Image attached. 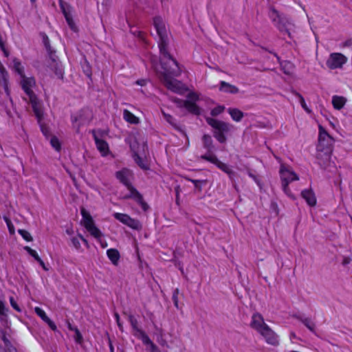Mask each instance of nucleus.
<instances>
[{
	"mask_svg": "<svg viewBox=\"0 0 352 352\" xmlns=\"http://www.w3.org/2000/svg\"><path fill=\"white\" fill-rule=\"evenodd\" d=\"M153 25L160 38L158 45L162 56V69L160 74V80L168 89L181 93L184 89V85L174 78L181 74V69L177 61L168 51V39L162 19L160 16L154 17Z\"/></svg>",
	"mask_w": 352,
	"mask_h": 352,
	"instance_id": "nucleus-1",
	"label": "nucleus"
},
{
	"mask_svg": "<svg viewBox=\"0 0 352 352\" xmlns=\"http://www.w3.org/2000/svg\"><path fill=\"white\" fill-rule=\"evenodd\" d=\"M21 79V85L28 97L30 103L32 105V109L34 112L40 127L42 131H44V124L43 123V107L41 101L37 100L36 95L33 91V88L35 86V80L32 78H28L22 76Z\"/></svg>",
	"mask_w": 352,
	"mask_h": 352,
	"instance_id": "nucleus-2",
	"label": "nucleus"
},
{
	"mask_svg": "<svg viewBox=\"0 0 352 352\" xmlns=\"http://www.w3.org/2000/svg\"><path fill=\"white\" fill-rule=\"evenodd\" d=\"M45 51L47 52L50 62L49 63L48 69L54 74V77L58 79L63 80L64 78V69L62 63L58 60L56 52L54 50L49 43L48 37L45 35Z\"/></svg>",
	"mask_w": 352,
	"mask_h": 352,
	"instance_id": "nucleus-3",
	"label": "nucleus"
},
{
	"mask_svg": "<svg viewBox=\"0 0 352 352\" xmlns=\"http://www.w3.org/2000/svg\"><path fill=\"white\" fill-rule=\"evenodd\" d=\"M206 122L214 129L213 135L217 140L220 143H225L227 140L225 134L228 133L233 128V126L212 118H207Z\"/></svg>",
	"mask_w": 352,
	"mask_h": 352,
	"instance_id": "nucleus-4",
	"label": "nucleus"
},
{
	"mask_svg": "<svg viewBox=\"0 0 352 352\" xmlns=\"http://www.w3.org/2000/svg\"><path fill=\"white\" fill-rule=\"evenodd\" d=\"M80 212L82 217V222L85 228L91 236L100 241L102 236V234L95 226L94 221L89 212L85 208H81Z\"/></svg>",
	"mask_w": 352,
	"mask_h": 352,
	"instance_id": "nucleus-5",
	"label": "nucleus"
},
{
	"mask_svg": "<svg viewBox=\"0 0 352 352\" xmlns=\"http://www.w3.org/2000/svg\"><path fill=\"white\" fill-rule=\"evenodd\" d=\"M280 175L282 182V188L284 192L289 197H291L292 192L289 188V184L293 181L298 180V175L293 171L289 170L284 166H281L280 169Z\"/></svg>",
	"mask_w": 352,
	"mask_h": 352,
	"instance_id": "nucleus-6",
	"label": "nucleus"
},
{
	"mask_svg": "<svg viewBox=\"0 0 352 352\" xmlns=\"http://www.w3.org/2000/svg\"><path fill=\"white\" fill-rule=\"evenodd\" d=\"M333 142L334 140L333 138L320 126L317 151L326 152L333 151Z\"/></svg>",
	"mask_w": 352,
	"mask_h": 352,
	"instance_id": "nucleus-7",
	"label": "nucleus"
},
{
	"mask_svg": "<svg viewBox=\"0 0 352 352\" xmlns=\"http://www.w3.org/2000/svg\"><path fill=\"white\" fill-rule=\"evenodd\" d=\"M269 17L274 23V25L280 31L285 32L289 35L287 29V25L289 23L288 19L283 14L276 10L274 7L270 8Z\"/></svg>",
	"mask_w": 352,
	"mask_h": 352,
	"instance_id": "nucleus-8",
	"label": "nucleus"
},
{
	"mask_svg": "<svg viewBox=\"0 0 352 352\" xmlns=\"http://www.w3.org/2000/svg\"><path fill=\"white\" fill-rule=\"evenodd\" d=\"M91 133L98 150L100 152L102 155L106 156L109 152V148L107 142L102 139L104 132L102 130H93Z\"/></svg>",
	"mask_w": 352,
	"mask_h": 352,
	"instance_id": "nucleus-9",
	"label": "nucleus"
},
{
	"mask_svg": "<svg viewBox=\"0 0 352 352\" xmlns=\"http://www.w3.org/2000/svg\"><path fill=\"white\" fill-rule=\"evenodd\" d=\"M347 61V58L341 53H331L327 60V65L331 69L341 68Z\"/></svg>",
	"mask_w": 352,
	"mask_h": 352,
	"instance_id": "nucleus-10",
	"label": "nucleus"
},
{
	"mask_svg": "<svg viewBox=\"0 0 352 352\" xmlns=\"http://www.w3.org/2000/svg\"><path fill=\"white\" fill-rule=\"evenodd\" d=\"M113 217L116 219L123 224L134 230H140L142 228L141 223L137 219H132L129 215L123 213L115 212Z\"/></svg>",
	"mask_w": 352,
	"mask_h": 352,
	"instance_id": "nucleus-11",
	"label": "nucleus"
},
{
	"mask_svg": "<svg viewBox=\"0 0 352 352\" xmlns=\"http://www.w3.org/2000/svg\"><path fill=\"white\" fill-rule=\"evenodd\" d=\"M258 333L267 344L273 346H277L279 344L278 335L268 325H265Z\"/></svg>",
	"mask_w": 352,
	"mask_h": 352,
	"instance_id": "nucleus-12",
	"label": "nucleus"
},
{
	"mask_svg": "<svg viewBox=\"0 0 352 352\" xmlns=\"http://www.w3.org/2000/svg\"><path fill=\"white\" fill-rule=\"evenodd\" d=\"M129 190V194L124 197L125 199H132L137 204H138L144 211L148 209V205L144 201L142 195L134 187H131Z\"/></svg>",
	"mask_w": 352,
	"mask_h": 352,
	"instance_id": "nucleus-13",
	"label": "nucleus"
},
{
	"mask_svg": "<svg viewBox=\"0 0 352 352\" xmlns=\"http://www.w3.org/2000/svg\"><path fill=\"white\" fill-rule=\"evenodd\" d=\"M60 9L64 14L66 21L69 28L74 32L78 30L77 27L75 25L74 21L72 19V14L70 13V6L63 0H59Z\"/></svg>",
	"mask_w": 352,
	"mask_h": 352,
	"instance_id": "nucleus-14",
	"label": "nucleus"
},
{
	"mask_svg": "<svg viewBox=\"0 0 352 352\" xmlns=\"http://www.w3.org/2000/svg\"><path fill=\"white\" fill-rule=\"evenodd\" d=\"M128 320L130 322L131 327L133 330V335L140 340L144 339L148 336L144 331L138 327V320L131 314L127 316Z\"/></svg>",
	"mask_w": 352,
	"mask_h": 352,
	"instance_id": "nucleus-15",
	"label": "nucleus"
},
{
	"mask_svg": "<svg viewBox=\"0 0 352 352\" xmlns=\"http://www.w3.org/2000/svg\"><path fill=\"white\" fill-rule=\"evenodd\" d=\"M331 153L332 151L326 152L317 151V162L322 168L325 169L329 166Z\"/></svg>",
	"mask_w": 352,
	"mask_h": 352,
	"instance_id": "nucleus-16",
	"label": "nucleus"
},
{
	"mask_svg": "<svg viewBox=\"0 0 352 352\" xmlns=\"http://www.w3.org/2000/svg\"><path fill=\"white\" fill-rule=\"evenodd\" d=\"M116 177L120 180L121 183H122L125 186H126L127 189H130L131 187H133L131 184V179L132 177V173L130 170L127 169H123L116 173Z\"/></svg>",
	"mask_w": 352,
	"mask_h": 352,
	"instance_id": "nucleus-17",
	"label": "nucleus"
},
{
	"mask_svg": "<svg viewBox=\"0 0 352 352\" xmlns=\"http://www.w3.org/2000/svg\"><path fill=\"white\" fill-rule=\"evenodd\" d=\"M265 325H267L264 322V319L261 314L259 313H255L252 316V321L250 323V327L259 332Z\"/></svg>",
	"mask_w": 352,
	"mask_h": 352,
	"instance_id": "nucleus-18",
	"label": "nucleus"
},
{
	"mask_svg": "<svg viewBox=\"0 0 352 352\" xmlns=\"http://www.w3.org/2000/svg\"><path fill=\"white\" fill-rule=\"evenodd\" d=\"M301 195L310 206H314L316 204V198L314 192L311 190H302Z\"/></svg>",
	"mask_w": 352,
	"mask_h": 352,
	"instance_id": "nucleus-19",
	"label": "nucleus"
},
{
	"mask_svg": "<svg viewBox=\"0 0 352 352\" xmlns=\"http://www.w3.org/2000/svg\"><path fill=\"white\" fill-rule=\"evenodd\" d=\"M219 90L225 93L232 94H237L239 91L238 87L225 81L220 82Z\"/></svg>",
	"mask_w": 352,
	"mask_h": 352,
	"instance_id": "nucleus-20",
	"label": "nucleus"
},
{
	"mask_svg": "<svg viewBox=\"0 0 352 352\" xmlns=\"http://www.w3.org/2000/svg\"><path fill=\"white\" fill-rule=\"evenodd\" d=\"M294 318L300 321L309 331L313 333H316V325L315 323L309 318H304L300 315L295 314Z\"/></svg>",
	"mask_w": 352,
	"mask_h": 352,
	"instance_id": "nucleus-21",
	"label": "nucleus"
},
{
	"mask_svg": "<svg viewBox=\"0 0 352 352\" xmlns=\"http://www.w3.org/2000/svg\"><path fill=\"white\" fill-rule=\"evenodd\" d=\"M217 166L222 171H223L225 173H226L232 182L234 181L236 173L232 170V168L229 165L220 161Z\"/></svg>",
	"mask_w": 352,
	"mask_h": 352,
	"instance_id": "nucleus-22",
	"label": "nucleus"
},
{
	"mask_svg": "<svg viewBox=\"0 0 352 352\" xmlns=\"http://www.w3.org/2000/svg\"><path fill=\"white\" fill-rule=\"evenodd\" d=\"M142 342L146 346V351L148 352H161L159 347L150 339L148 336L142 339Z\"/></svg>",
	"mask_w": 352,
	"mask_h": 352,
	"instance_id": "nucleus-23",
	"label": "nucleus"
},
{
	"mask_svg": "<svg viewBox=\"0 0 352 352\" xmlns=\"http://www.w3.org/2000/svg\"><path fill=\"white\" fill-rule=\"evenodd\" d=\"M107 254L109 260L114 265H117L118 264L120 255L118 250L114 248L109 249L107 251Z\"/></svg>",
	"mask_w": 352,
	"mask_h": 352,
	"instance_id": "nucleus-24",
	"label": "nucleus"
},
{
	"mask_svg": "<svg viewBox=\"0 0 352 352\" xmlns=\"http://www.w3.org/2000/svg\"><path fill=\"white\" fill-rule=\"evenodd\" d=\"M123 118L130 124H137L140 122V119L127 109L123 111Z\"/></svg>",
	"mask_w": 352,
	"mask_h": 352,
	"instance_id": "nucleus-25",
	"label": "nucleus"
},
{
	"mask_svg": "<svg viewBox=\"0 0 352 352\" xmlns=\"http://www.w3.org/2000/svg\"><path fill=\"white\" fill-rule=\"evenodd\" d=\"M184 107L191 113L195 115L200 114L199 107L193 102L186 100L184 102Z\"/></svg>",
	"mask_w": 352,
	"mask_h": 352,
	"instance_id": "nucleus-26",
	"label": "nucleus"
},
{
	"mask_svg": "<svg viewBox=\"0 0 352 352\" xmlns=\"http://www.w3.org/2000/svg\"><path fill=\"white\" fill-rule=\"evenodd\" d=\"M228 112L233 120L240 122L244 116L243 113L236 108H229Z\"/></svg>",
	"mask_w": 352,
	"mask_h": 352,
	"instance_id": "nucleus-27",
	"label": "nucleus"
},
{
	"mask_svg": "<svg viewBox=\"0 0 352 352\" xmlns=\"http://www.w3.org/2000/svg\"><path fill=\"white\" fill-rule=\"evenodd\" d=\"M346 100L343 96H334L332 98V104L336 109H341L345 104Z\"/></svg>",
	"mask_w": 352,
	"mask_h": 352,
	"instance_id": "nucleus-28",
	"label": "nucleus"
},
{
	"mask_svg": "<svg viewBox=\"0 0 352 352\" xmlns=\"http://www.w3.org/2000/svg\"><path fill=\"white\" fill-rule=\"evenodd\" d=\"M204 147L207 149L208 153H211L214 149L213 141L210 135L205 134L202 137Z\"/></svg>",
	"mask_w": 352,
	"mask_h": 352,
	"instance_id": "nucleus-29",
	"label": "nucleus"
},
{
	"mask_svg": "<svg viewBox=\"0 0 352 352\" xmlns=\"http://www.w3.org/2000/svg\"><path fill=\"white\" fill-rule=\"evenodd\" d=\"M133 159L135 163L143 170L149 169V166L147 162L144 160L138 153L133 154Z\"/></svg>",
	"mask_w": 352,
	"mask_h": 352,
	"instance_id": "nucleus-30",
	"label": "nucleus"
},
{
	"mask_svg": "<svg viewBox=\"0 0 352 352\" xmlns=\"http://www.w3.org/2000/svg\"><path fill=\"white\" fill-rule=\"evenodd\" d=\"M50 143L52 147L56 151H60L61 150V142L59 139L54 136L52 135L50 137Z\"/></svg>",
	"mask_w": 352,
	"mask_h": 352,
	"instance_id": "nucleus-31",
	"label": "nucleus"
},
{
	"mask_svg": "<svg viewBox=\"0 0 352 352\" xmlns=\"http://www.w3.org/2000/svg\"><path fill=\"white\" fill-rule=\"evenodd\" d=\"M201 158L206 161L210 162L216 166H217V164L220 162V160L217 157V156L212 153V152L209 153V154H205L201 155Z\"/></svg>",
	"mask_w": 352,
	"mask_h": 352,
	"instance_id": "nucleus-32",
	"label": "nucleus"
},
{
	"mask_svg": "<svg viewBox=\"0 0 352 352\" xmlns=\"http://www.w3.org/2000/svg\"><path fill=\"white\" fill-rule=\"evenodd\" d=\"M12 64H13V68L21 76V77L22 76H24L23 69V66L21 65V62L18 59L14 58L12 60Z\"/></svg>",
	"mask_w": 352,
	"mask_h": 352,
	"instance_id": "nucleus-33",
	"label": "nucleus"
},
{
	"mask_svg": "<svg viewBox=\"0 0 352 352\" xmlns=\"http://www.w3.org/2000/svg\"><path fill=\"white\" fill-rule=\"evenodd\" d=\"M25 250H26V251H27V252H28V253H29L32 256H33L36 260H37V261L41 263V265H43H43H44V264H43V261L40 258V257L38 256V255L37 252H36L35 250H34L31 249L30 247H28V246L25 247Z\"/></svg>",
	"mask_w": 352,
	"mask_h": 352,
	"instance_id": "nucleus-34",
	"label": "nucleus"
},
{
	"mask_svg": "<svg viewBox=\"0 0 352 352\" xmlns=\"http://www.w3.org/2000/svg\"><path fill=\"white\" fill-rule=\"evenodd\" d=\"M156 329L159 331V335L157 338V341L158 342V343L162 346H164L166 345H167V342L166 341L165 339H164V333H163V331L162 329H158L156 327Z\"/></svg>",
	"mask_w": 352,
	"mask_h": 352,
	"instance_id": "nucleus-35",
	"label": "nucleus"
},
{
	"mask_svg": "<svg viewBox=\"0 0 352 352\" xmlns=\"http://www.w3.org/2000/svg\"><path fill=\"white\" fill-rule=\"evenodd\" d=\"M164 119L166 122L173 126L175 128H177L175 118L170 114L162 112Z\"/></svg>",
	"mask_w": 352,
	"mask_h": 352,
	"instance_id": "nucleus-36",
	"label": "nucleus"
},
{
	"mask_svg": "<svg viewBox=\"0 0 352 352\" xmlns=\"http://www.w3.org/2000/svg\"><path fill=\"white\" fill-rule=\"evenodd\" d=\"M295 95L299 98V100H300V104L302 106V107L307 112V113H311V110L308 108V107L307 106L306 103H305V99L304 98L302 97V96L301 94H300L299 93H297L296 92L295 93Z\"/></svg>",
	"mask_w": 352,
	"mask_h": 352,
	"instance_id": "nucleus-37",
	"label": "nucleus"
},
{
	"mask_svg": "<svg viewBox=\"0 0 352 352\" xmlns=\"http://www.w3.org/2000/svg\"><path fill=\"white\" fill-rule=\"evenodd\" d=\"M74 333L75 335L74 336V338L75 340V342L79 344H82L83 337L78 328L75 329Z\"/></svg>",
	"mask_w": 352,
	"mask_h": 352,
	"instance_id": "nucleus-38",
	"label": "nucleus"
},
{
	"mask_svg": "<svg viewBox=\"0 0 352 352\" xmlns=\"http://www.w3.org/2000/svg\"><path fill=\"white\" fill-rule=\"evenodd\" d=\"M225 109L224 106L219 105L211 110L210 114L212 116H217L221 114Z\"/></svg>",
	"mask_w": 352,
	"mask_h": 352,
	"instance_id": "nucleus-39",
	"label": "nucleus"
},
{
	"mask_svg": "<svg viewBox=\"0 0 352 352\" xmlns=\"http://www.w3.org/2000/svg\"><path fill=\"white\" fill-rule=\"evenodd\" d=\"M179 294V290L178 288H176L173 291V296H172V300L173 301L174 305L177 309L179 308V299H178Z\"/></svg>",
	"mask_w": 352,
	"mask_h": 352,
	"instance_id": "nucleus-40",
	"label": "nucleus"
},
{
	"mask_svg": "<svg viewBox=\"0 0 352 352\" xmlns=\"http://www.w3.org/2000/svg\"><path fill=\"white\" fill-rule=\"evenodd\" d=\"M19 233L22 236V237L27 241H32V236L30 234L24 230H19Z\"/></svg>",
	"mask_w": 352,
	"mask_h": 352,
	"instance_id": "nucleus-41",
	"label": "nucleus"
},
{
	"mask_svg": "<svg viewBox=\"0 0 352 352\" xmlns=\"http://www.w3.org/2000/svg\"><path fill=\"white\" fill-rule=\"evenodd\" d=\"M45 323L54 331H57V327H56V325L55 324V323L50 318H49L46 315H45Z\"/></svg>",
	"mask_w": 352,
	"mask_h": 352,
	"instance_id": "nucleus-42",
	"label": "nucleus"
},
{
	"mask_svg": "<svg viewBox=\"0 0 352 352\" xmlns=\"http://www.w3.org/2000/svg\"><path fill=\"white\" fill-rule=\"evenodd\" d=\"M186 179L191 182L195 185V187L199 190H201L200 184L204 182V181L198 180V179H190L188 177H186Z\"/></svg>",
	"mask_w": 352,
	"mask_h": 352,
	"instance_id": "nucleus-43",
	"label": "nucleus"
},
{
	"mask_svg": "<svg viewBox=\"0 0 352 352\" xmlns=\"http://www.w3.org/2000/svg\"><path fill=\"white\" fill-rule=\"evenodd\" d=\"M5 221L6 222V224L8 226V228L9 229L10 234H14V226L11 223V221L10 219H8L7 217H5Z\"/></svg>",
	"mask_w": 352,
	"mask_h": 352,
	"instance_id": "nucleus-44",
	"label": "nucleus"
},
{
	"mask_svg": "<svg viewBox=\"0 0 352 352\" xmlns=\"http://www.w3.org/2000/svg\"><path fill=\"white\" fill-rule=\"evenodd\" d=\"M248 175H249V177L254 179V181L257 184L258 186H261V180L256 175L253 174L251 171H248Z\"/></svg>",
	"mask_w": 352,
	"mask_h": 352,
	"instance_id": "nucleus-45",
	"label": "nucleus"
},
{
	"mask_svg": "<svg viewBox=\"0 0 352 352\" xmlns=\"http://www.w3.org/2000/svg\"><path fill=\"white\" fill-rule=\"evenodd\" d=\"M71 241H72L73 246L76 249L78 250L80 248V243L79 239L78 238L73 237V238H72Z\"/></svg>",
	"mask_w": 352,
	"mask_h": 352,
	"instance_id": "nucleus-46",
	"label": "nucleus"
},
{
	"mask_svg": "<svg viewBox=\"0 0 352 352\" xmlns=\"http://www.w3.org/2000/svg\"><path fill=\"white\" fill-rule=\"evenodd\" d=\"M117 324L121 331H123V325L122 323L120 322V316L118 313H115L114 314Z\"/></svg>",
	"mask_w": 352,
	"mask_h": 352,
	"instance_id": "nucleus-47",
	"label": "nucleus"
},
{
	"mask_svg": "<svg viewBox=\"0 0 352 352\" xmlns=\"http://www.w3.org/2000/svg\"><path fill=\"white\" fill-rule=\"evenodd\" d=\"M0 47L3 51L5 56L8 57L9 56V52L6 49L4 43L3 42L1 37L0 36Z\"/></svg>",
	"mask_w": 352,
	"mask_h": 352,
	"instance_id": "nucleus-48",
	"label": "nucleus"
},
{
	"mask_svg": "<svg viewBox=\"0 0 352 352\" xmlns=\"http://www.w3.org/2000/svg\"><path fill=\"white\" fill-rule=\"evenodd\" d=\"M83 72L88 77L91 76V71L88 64H87L86 66H83Z\"/></svg>",
	"mask_w": 352,
	"mask_h": 352,
	"instance_id": "nucleus-49",
	"label": "nucleus"
},
{
	"mask_svg": "<svg viewBox=\"0 0 352 352\" xmlns=\"http://www.w3.org/2000/svg\"><path fill=\"white\" fill-rule=\"evenodd\" d=\"M10 304L12 305V307L16 309V311H20V308L19 307V306L17 305L16 302H15V300H14V298L13 297H10Z\"/></svg>",
	"mask_w": 352,
	"mask_h": 352,
	"instance_id": "nucleus-50",
	"label": "nucleus"
},
{
	"mask_svg": "<svg viewBox=\"0 0 352 352\" xmlns=\"http://www.w3.org/2000/svg\"><path fill=\"white\" fill-rule=\"evenodd\" d=\"M351 258L350 257L343 256L341 263L343 266H346L348 264H349L351 263Z\"/></svg>",
	"mask_w": 352,
	"mask_h": 352,
	"instance_id": "nucleus-51",
	"label": "nucleus"
},
{
	"mask_svg": "<svg viewBox=\"0 0 352 352\" xmlns=\"http://www.w3.org/2000/svg\"><path fill=\"white\" fill-rule=\"evenodd\" d=\"M35 311L42 319H44V312L41 308L35 307Z\"/></svg>",
	"mask_w": 352,
	"mask_h": 352,
	"instance_id": "nucleus-52",
	"label": "nucleus"
},
{
	"mask_svg": "<svg viewBox=\"0 0 352 352\" xmlns=\"http://www.w3.org/2000/svg\"><path fill=\"white\" fill-rule=\"evenodd\" d=\"M5 311H6V309H5L4 304L1 301H0V314L4 315Z\"/></svg>",
	"mask_w": 352,
	"mask_h": 352,
	"instance_id": "nucleus-53",
	"label": "nucleus"
},
{
	"mask_svg": "<svg viewBox=\"0 0 352 352\" xmlns=\"http://www.w3.org/2000/svg\"><path fill=\"white\" fill-rule=\"evenodd\" d=\"M2 340L4 343V347H8L10 345L9 340L6 338L5 336H3Z\"/></svg>",
	"mask_w": 352,
	"mask_h": 352,
	"instance_id": "nucleus-54",
	"label": "nucleus"
},
{
	"mask_svg": "<svg viewBox=\"0 0 352 352\" xmlns=\"http://www.w3.org/2000/svg\"><path fill=\"white\" fill-rule=\"evenodd\" d=\"M67 328L72 331H74L77 329L76 327L73 326L69 321H67Z\"/></svg>",
	"mask_w": 352,
	"mask_h": 352,
	"instance_id": "nucleus-55",
	"label": "nucleus"
},
{
	"mask_svg": "<svg viewBox=\"0 0 352 352\" xmlns=\"http://www.w3.org/2000/svg\"><path fill=\"white\" fill-rule=\"evenodd\" d=\"M109 345L110 351L114 352V348H113V346L110 339L109 340Z\"/></svg>",
	"mask_w": 352,
	"mask_h": 352,
	"instance_id": "nucleus-56",
	"label": "nucleus"
},
{
	"mask_svg": "<svg viewBox=\"0 0 352 352\" xmlns=\"http://www.w3.org/2000/svg\"><path fill=\"white\" fill-rule=\"evenodd\" d=\"M78 236L86 245H88L87 241L81 234H78Z\"/></svg>",
	"mask_w": 352,
	"mask_h": 352,
	"instance_id": "nucleus-57",
	"label": "nucleus"
},
{
	"mask_svg": "<svg viewBox=\"0 0 352 352\" xmlns=\"http://www.w3.org/2000/svg\"><path fill=\"white\" fill-rule=\"evenodd\" d=\"M66 232L67 234L71 235L73 234V230H72V229H67Z\"/></svg>",
	"mask_w": 352,
	"mask_h": 352,
	"instance_id": "nucleus-58",
	"label": "nucleus"
},
{
	"mask_svg": "<svg viewBox=\"0 0 352 352\" xmlns=\"http://www.w3.org/2000/svg\"><path fill=\"white\" fill-rule=\"evenodd\" d=\"M131 32L135 36H140L141 35V32H132V30H131Z\"/></svg>",
	"mask_w": 352,
	"mask_h": 352,
	"instance_id": "nucleus-59",
	"label": "nucleus"
},
{
	"mask_svg": "<svg viewBox=\"0 0 352 352\" xmlns=\"http://www.w3.org/2000/svg\"><path fill=\"white\" fill-rule=\"evenodd\" d=\"M138 84H139V85H142V82H139V81H138Z\"/></svg>",
	"mask_w": 352,
	"mask_h": 352,
	"instance_id": "nucleus-60",
	"label": "nucleus"
},
{
	"mask_svg": "<svg viewBox=\"0 0 352 352\" xmlns=\"http://www.w3.org/2000/svg\"><path fill=\"white\" fill-rule=\"evenodd\" d=\"M138 84H139V85H142V82H139V81H138Z\"/></svg>",
	"mask_w": 352,
	"mask_h": 352,
	"instance_id": "nucleus-61",
	"label": "nucleus"
},
{
	"mask_svg": "<svg viewBox=\"0 0 352 352\" xmlns=\"http://www.w3.org/2000/svg\"><path fill=\"white\" fill-rule=\"evenodd\" d=\"M45 136L46 138H48V137L47 136L46 133L45 134Z\"/></svg>",
	"mask_w": 352,
	"mask_h": 352,
	"instance_id": "nucleus-62",
	"label": "nucleus"
},
{
	"mask_svg": "<svg viewBox=\"0 0 352 352\" xmlns=\"http://www.w3.org/2000/svg\"><path fill=\"white\" fill-rule=\"evenodd\" d=\"M31 1L33 3V2H34V1H35V0H31Z\"/></svg>",
	"mask_w": 352,
	"mask_h": 352,
	"instance_id": "nucleus-63",
	"label": "nucleus"
},
{
	"mask_svg": "<svg viewBox=\"0 0 352 352\" xmlns=\"http://www.w3.org/2000/svg\"><path fill=\"white\" fill-rule=\"evenodd\" d=\"M295 1H297V0H294Z\"/></svg>",
	"mask_w": 352,
	"mask_h": 352,
	"instance_id": "nucleus-64",
	"label": "nucleus"
}]
</instances>
